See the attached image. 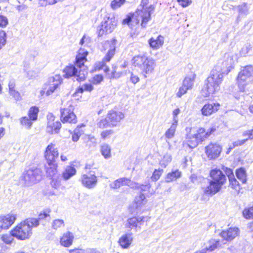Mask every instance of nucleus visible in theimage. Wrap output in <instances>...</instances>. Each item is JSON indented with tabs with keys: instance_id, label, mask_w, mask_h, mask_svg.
<instances>
[{
	"instance_id": "f257e3e1",
	"label": "nucleus",
	"mask_w": 253,
	"mask_h": 253,
	"mask_svg": "<svg viewBox=\"0 0 253 253\" xmlns=\"http://www.w3.org/2000/svg\"><path fill=\"white\" fill-rule=\"evenodd\" d=\"M210 180L207 186L202 188L204 195L212 196L221 191L227 183L226 174L219 168L211 169L209 173Z\"/></svg>"
},
{
	"instance_id": "f03ea898",
	"label": "nucleus",
	"mask_w": 253,
	"mask_h": 253,
	"mask_svg": "<svg viewBox=\"0 0 253 253\" xmlns=\"http://www.w3.org/2000/svg\"><path fill=\"white\" fill-rule=\"evenodd\" d=\"M59 156V149L55 143H49L43 152V157L47 164L44 169L48 176L52 177L57 173L58 166L56 163V159L58 158Z\"/></svg>"
},
{
	"instance_id": "7ed1b4c3",
	"label": "nucleus",
	"mask_w": 253,
	"mask_h": 253,
	"mask_svg": "<svg viewBox=\"0 0 253 253\" xmlns=\"http://www.w3.org/2000/svg\"><path fill=\"white\" fill-rule=\"evenodd\" d=\"M37 221L34 217L26 218L14 226L10 230V234L19 240H27L32 235V228L37 227Z\"/></svg>"
},
{
	"instance_id": "20e7f679",
	"label": "nucleus",
	"mask_w": 253,
	"mask_h": 253,
	"mask_svg": "<svg viewBox=\"0 0 253 253\" xmlns=\"http://www.w3.org/2000/svg\"><path fill=\"white\" fill-rule=\"evenodd\" d=\"M235 61L233 55L230 53H226L224 55V60L222 63V67L220 69H217L214 67L211 71L210 77L207 79H223L226 78L228 74L234 69Z\"/></svg>"
},
{
	"instance_id": "39448f33",
	"label": "nucleus",
	"mask_w": 253,
	"mask_h": 253,
	"mask_svg": "<svg viewBox=\"0 0 253 253\" xmlns=\"http://www.w3.org/2000/svg\"><path fill=\"white\" fill-rule=\"evenodd\" d=\"M95 166L94 161H87L84 168L86 173L82 174L80 179L81 184L84 187L88 189L93 188L97 183V177L94 172L92 171L93 169H97Z\"/></svg>"
},
{
	"instance_id": "423d86ee",
	"label": "nucleus",
	"mask_w": 253,
	"mask_h": 253,
	"mask_svg": "<svg viewBox=\"0 0 253 253\" xmlns=\"http://www.w3.org/2000/svg\"><path fill=\"white\" fill-rule=\"evenodd\" d=\"M132 63L139 69L142 77L146 78L147 77V75L150 74L153 71L155 60L145 55H138L132 58Z\"/></svg>"
},
{
	"instance_id": "0eeeda50",
	"label": "nucleus",
	"mask_w": 253,
	"mask_h": 253,
	"mask_svg": "<svg viewBox=\"0 0 253 253\" xmlns=\"http://www.w3.org/2000/svg\"><path fill=\"white\" fill-rule=\"evenodd\" d=\"M125 117L124 114L118 110L112 109L107 114L106 118L100 120L97 123V127L103 129L108 126H118Z\"/></svg>"
},
{
	"instance_id": "6e6552de",
	"label": "nucleus",
	"mask_w": 253,
	"mask_h": 253,
	"mask_svg": "<svg viewBox=\"0 0 253 253\" xmlns=\"http://www.w3.org/2000/svg\"><path fill=\"white\" fill-rule=\"evenodd\" d=\"M117 20L114 14L107 13L103 17L100 24L97 27L98 37L111 33L116 28Z\"/></svg>"
},
{
	"instance_id": "1a4fd4ad",
	"label": "nucleus",
	"mask_w": 253,
	"mask_h": 253,
	"mask_svg": "<svg viewBox=\"0 0 253 253\" xmlns=\"http://www.w3.org/2000/svg\"><path fill=\"white\" fill-rule=\"evenodd\" d=\"M149 3V0H141L140 4L136 9V15L141 19V26L142 28H146L147 23L151 19V15L155 9V6L151 4L147 6Z\"/></svg>"
},
{
	"instance_id": "9d476101",
	"label": "nucleus",
	"mask_w": 253,
	"mask_h": 253,
	"mask_svg": "<svg viewBox=\"0 0 253 253\" xmlns=\"http://www.w3.org/2000/svg\"><path fill=\"white\" fill-rule=\"evenodd\" d=\"M42 179V171L37 168L29 169L24 171L20 177L25 186H31L39 183Z\"/></svg>"
},
{
	"instance_id": "9b49d317",
	"label": "nucleus",
	"mask_w": 253,
	"mask_h": 253,
	"mask_svg": "<svg viewBox=\"0 0 253 253\" xmlns=\"http://www.w3.org/2000/svg\"><path fill=\"white\" fill-rule=\"evenodd\" d=\"M117 42V40L115 38H113L111 40L106 41L103 43V49L106 50L107 48H109V49L103 58V61L95 64V70L102 69L105 66V62H109L111 60L115 53Z\"/></svg>"
},
{
	"instance_id": "f8f14e48",
	"label": "nucleus",
	"mask_w": 253,
	"mask_h": 253,
	"mask_svg": "<svg viewBox=\"0 0 253 253\" xmlns=\"http://www.w3.org/2000/svg\"><path fill=\"white\" fill-rule=\"evenodd\" d=\"M74 107L70 105L68 107L60 109V120L63 124L75 125L78 122V117L75 114Z\"/></svg>"
},
{
	"instance_id": "ddd939ff",
	"label": "nucleus",
	"mask_w": 253,
	"mask_h": 253,
	"mask_svg": "<svg viewBox=\"0 0 253 253\" xmlns=\"http://www.w3.org/2000/svg\"><path fill=\"white\" fill-rule=\"evenodd\" d=\"M222 169L226 173H229L227 174L228 178V186L231 188L234 192L239 194L243 192V187L239 181L235 177L233 173V170L228 167L223 166Z\"/></svg>"
},
{
	"instance_id": "4468645a",
	"label": "nucleus",
	"mask_w": 253,
	"mask_h": 253,
	"mask_svg": "<svg viewBox=\"0 0 253 253\" xmlns=\"http://www.w3.org/2000/svg\"><path fill=\"white\" fill-rule=\"evenodd\" d=\"M222 149V146L220 144L210 142L205 147V153L209 160H212L219 157Z\"/></svg>"
},
{
	"instance_id": "2eb2a0df",
	"label": "nucleus",
	"mask_w": 253,
	"mask_h": 253,
	"mask_svg": "<svg viewBox=\"0 0 253 253\" xmlns=\"http://www.w3.org/2000/svg\"><path fill=\"white\" fill-rule=\"evenodd\" d=\"M63 77L66 79L76 78V79H85V74L83 73V76L81 74V70H79L73 64H69L66 66L63 70Z\"/></svg>"
},
{
	"instance_id": "dca6fc26",
	"label": "nucleus",
	"mask_w": 253,
	"mask_h": 253,
	"mask_svg": "<svg viewBox=\"0 0 253 253\" xmlns=\"http://www.w3.org/2000/svg\"><path fill=\"white\" fill-rule=\"evenodd\" d=\"M61 122L56 120L55 116L52 115L47 117V132L51 134L59 133L61 128Z\"/></svg>"
},
{
	"instance_id": "f3484780",
	"label": "nucleus",
	"mask_w": 253,
	"mask_h": 253,
	"mask_svg": "<svg viewBox=\"0 0 253 253\" xmlns=\"http://www.w3.org/2000/svg\"><path fill=\"white\" fill-rule=\"evenodd\" d=\"M149 217L146 216H133L129 217L127 220L125 224V227L128 229H136L140 228L141 226L143 225L144 222H146L147 219Z\"/></svg>"
},
{
	"instance_id": "a211bd4d",
	"label": "nucleus",
	"mask_w": 253,
	"mask_h": 253,
	"mask_svg": "<svg viewBox=\"0 0 253 253\" xmlns=\"http://www.w3.org/2000/svg\"><path fill=\"white\" fill-rule=\"evenodd\" d=\"M240 234V230L237 227H229L226 229L222 230L219 234L222 241L227 243L232 241Z\"/></svg>"
},
{
	"instance_id": "6ab92c4d",
	"label": "nucleus",
	"mask_w": 253,
	"mask_h": 253,
	"mask_svg": "<svg viewBox=\"0 0 253 253\" xmlns=\"http://www.w3.org/2000/svg\"><path fill=\"white\" fill-rule=\"evenodd\" d=\"M220 104L217 102H208L206 103L201 109L203 116H210L217 113L220 109Z\"/></svg>"
},
{
	"instance_id": "aec40b11",
	"label": "nucleus",
	"mask_w": 253,
	"mask_h": 253,
	"mask_svg": "<svg viewBox=\"0 0 253 253\" xmlns=\"http://www.w3.org/2000/svg\"><path fill=\"white\" fill-rule=\"evenodd\" d=\"M216 130V128L215 126H211L207 130L204 127H200L197 129L194 134L198 141L202 143L207 139L210 135L213 134Z\"/></svg>"
},
{
	"instance_id": "412c9836",
	"label": "nucleus",
	"mask_w": 253,
	"mask_h": 253,
	"mask_svg": "<svg viewBox=\"0 0 253 253\" xmlns=\"http://www.w3.org/2000/svg\"><path fill=\"white\" fill-rule=\"evenodd\" d=\"M102 80H93L90 83H86L82 86H79L77 88L75 92L73 93V96L76 99L79 100L82 98V94L84 91L90 92L93 89V85H97L100 83Z\"/></svg>"
},
{
	"instance_id": "4be33fe9",
	"label": "nucleus",
	"mask_w": 253,
	"mask_h": 253,
	"mask_svg": "<svg viewBox=\"0 0 253 253\" xmlns=\"http://www.w3.org/2000/svg\"><path fill=\"white\" fill-rule=\"evenodd\" d=\"M220 89L219 84L216 81L212 82H208L203 87L202 92L203 95L205 97H209L212 95L215 92L218 91Z\"/></svg>"
},
{
	"instance_id": "5701e85b",
	"label": "nucleus",
	"mask_w": 253,
	"mask_h": 253,
	"mask_svg": "<svg viewBox=\"0 0 253 253\" xmlns=\"http://www.w3.org/2000/svg\"><path fill=\"white\" fill-rule=\"evenodd\" d=\"M16 219V215L13 213H8L0 216V226L2 229L9 228Z\"/></svg>"
},
{
	"instance_id": "b1692460",
	"label": "nucleus",
	"mask_w": 253,
	"mask_h": 253,
	"mask_svg": "<svg viewBox=\"0 0 253 253\" xmlns=\"http://www.w3.org/2000/svg\"><path fill=\"white\" fill-rule=\"evenodd\" d=\"M88 54V51L84 49L80 48L78 54L76 56L74 65L79 70L82 68H85L84 63L86 60V57Z\"/></svg>"
},
{
	"instance_id": "393cba45",
	"label": "nucleus",
	"mask_w": 253,
	"mask_h": 253,
	"mask_svg": "<svg viewBox=\"0 0 253 253\" xmlns=\"http://www.w3.org/2000/svg\"><path fill=\"white\" fill-rule=\"evenodd\" d=\"M233 10H237L238 13L236 20L237 23L249 13V7L247 2H243L241 4L234 6Z\"/></svg>"
},
{
	"instance_id": "a878e982",
	"label": "nucleus",
	"mask_w": 253,
	"mask_h": 253,
	"mask_svg": "<svg viewBox=\"0 0 253 253\" xmlns=\"http://www.w3.org/2000/svg\"><path fill=\"white\" fill-rule=\"evenodd\" d=\"M132 233H126L123 235L118 240V243L123 249L129 248L133 242Z\"/></svg>"
},
{
	"instance_id": "bb28decb",
	"label": "nucleus",
	"mask_w": 253,
	"mask_h": 253,
	"mask_svg": "<svg viewBox=\"0 0 253 253\" xmlns=\"http://www.w3.org/2000/svg\"><path fill=\"white\" fill-rule=\"evenodd\" d=\"M136 11L134 13H128L126 17L123 20V24L127 25L130 28L132 29L133 23L137 25L141 20L140 17L136 15Z\"/></svg>"
},
{
	"instance_id": "cd10ccee",
	"label": "nucleus",
	"mask_w": 253,
	"mask_h": 253,
	"mask_svg": "<svg viewBox=\"0 0 253 253\" xmlns=\"http://www.w3.org/2000/svg\"><path fill=\"white\" fill-rule=\"evenodd\" d=\"M74 239L73 233L69 231L66 232L60 238V245L65 248L69 247L73 244Z\"/></svg>"
},
{
	"instance_id": "c85d7f7f",
	"label": "nucleus",
	"mask_w": 253,
	"mask_h": 253,
	"mask_svg": "<svg viewBox=\"0 0 253 253\" xmlns=\"http://www.w3.org/2000/svg\"><path fill=\"white\" fill-rule=\"evenodd\" d=\"M148 43L151 48L153 50H157L159 49L164 44V38L161 35L158 36L156 39L154 37H151L148 40Z\"/></svg>"
},
{
	"instance_id": "c756f323",
	"label": "nucleus",
	"mask_w": 253,
	"mask_h": 253,
	"mask_svg": "<svg viewBox=\"0 0 253 253\" xmlns=\"http://www.w3.org/2000/svg\"><path fill=\"white\" fill-rule=\"evenodd\" d=\"M201 143L198 141L194 134H188L186 135L185 140L183 142V145L190 149L197 147Z\"/></svg>"
},
{
	"instance_id": "7c9ffc66",
	"label": "nucleus",
	"mask_w": 253,
	"mask_h": 253,
	"mask_svg": "<svg viewBox=\"0 0 253 253\" xmlns=\"http://www.w3.org/2000/svg\"><path fill=\"white\" fill-rule=\"evenodd\" d=\"M243 77L245 78H253V66L250 65L242 67L236 79H242L241 78Z\"/></svg>"
},
{
	"instance_id": "2f4dec72",
	"label": "nucleus",
	"mask_w": 253,
	"mask_h": 253,
	"mask_svg": "<svg viewBox=\"0 0 253 253\" xmlns=\"http://www.w3.org/2000/svg\"><path fill=\"white\" fill-rule=\"evenodd\" d=\"M85 126L84 124H81L78 125L72 132H70L73 141L76 142L79 140L81 136L84 133V130L82 129V128Z\"/></svg>"
},
{
	"instance_id": "473e14b6",
	"label": "nucleus",
	"mask_w": 253,
	"mask_h": 253,
	"mask_svg": "<svg viewBox=\"0 0 253 253\" xmlns=\"http://www.w3.org/2000/svg\"><path fill=\"white\" fill-rule=\"evenodd\" d=\"M181 175L182 173L179 169L172 170L166 175V181L168 183L173 182L180 178Z\"/></svg>"
},
{
	"instance_id": "72a5a7b5",
	"label": "nucleus",
	"mask_w": 253,
	"mask_h": 253,
	"mask_svg": "<svg viewBox=\"0 0 253 253\" xmlns=\"http://www.w3.org/2000/svg\"><path fill=\"white\" fill-rule=\"evenodd\" d=\"M60 83V82L59 83H56L55 80H52L51 82H50L48 88L46 91L42 90L40 92L41 95L42 96H43L44 95L46 96L50 95L58 88Z\"/></svg>"
},
{
	"instance_id": "f704fd0d",
	"label": "nucleus",
	"mask_w": 253,
	"mask_h": 253,
	"mask_svg": "<svg viewBox=\"0 0 253 253\" xmlns=\"http://www.w3.org/2000/svg\"><path fill=\"white\" fill-rule=\"evenodd\" d=\"M237 178L241 182V184H245L247 181V173L245 168L241 167L235 170Z\"/></svg>"
},
{
	"instance_id": "c9c22d12",
	"label": "nucleus",
	"mask_w": 253,
	"mask_h": 253,
	"mask_svg": "<svg viewBox=\"0 0 253 253\" xmlns=\"http://www.w3.org/2000/svg\"><path fill=\"white\" fill-rule=\"evenodd\" d=\"M136 209L141 208L144 207L147 203V200L145 195L140 193L136 196L133 201Z\"/></svg>"
},
{
	"instance_id": "e433bc0d",
	"label": "nucleus",
	"mask_w": 253,
	"mask_h": 253,
	"mask_svg": "<svg viewBox=\"0 0 253 253\" xmlns=\"http://www.w3.org/2000/svg\"><path fill=\"white\" fill-rule=\"evenodd\" d=\"M77 170L72 166H68L62 173L64 179L68 180L76 174Z\"/></svg>"
},
{
	"instance_id": "4c0bfd02",
	"label": "nucleus",
	"mask_w": 253,
	"mask_h": 253,
	"mask_svg": "<svg viewBox=\"0 0 253 253\" xmlns=\"http://www.w3.org/2000/svg\"><path fill=\"white\" fill-rule=\"evenodd\" d=\"M115 131L112 129H103L100 133V139L103 141H108L113 138Z\"/></svg>"
},
{
	"instance_id": "58836bf2",
	"label": "nucleus",
	"mask_w": 253,
	"mask_h": 253,
	"mask_svg": "<svg viewBox=\"0 0 253 253\" xmlns=\"http://www.w3.org/2000/svg\"><path fill=\"white\" fill-rule=\"evenodd\" d=\"M192 80L184 82L182 86L180 87L179 90L177 93V96L179 97H180L182 95L186 93L188 89H190L192 88Z\"/></svg>"
},
{
	"instance_id": "ea45409f",
	"label": "nucleus",
	"mask_w": 253,
	"mask_h": 253,
	"mask_svg": "<svg viewBox=\"0 0 253 253\" xmlns=\"http://www.w3.org/2000/svg\"><path fill=\"white\" fill-rule=\"evenodd\" d=\"M39 112L40 109L39 107L32 106L29 108L27 115L32 120L36 121L38 120Z\"/></svg>"
},
{
	"instance_id": "a19ab883",
	"label": "nucleus",
	"mask_w": 253,
	"mask_h": 253,
	"mask_svg": "<svg viewBox=\"0 0 253 253\" xmlns=\"http://www.w3.org/2000/svg\"><path fill=\"white\" fill-rule=\"evenodd\" d=\"M130 180L126 178H120L114 181L111 185V187L113 189H118L124 185H127Z\"/></svg>"
},
{
	"instance_id": "79ce46f5",
	"label": "nucleus",
	"mask_w": 253,
	"mask_h": 253,
	"mask_svg": "<svg viewBox=\"0 0 253 253\" xmlns=\"http://www.w3.org/2000/svg\"><path fill=\"white\" fill-rule=\"evenodd\" d=\"M51 212V210L50 208H46L43 209L41 212L38 214V218H34L37 220L38 224L37 227L39 225V221L45 219L47 217H50V214Z\"/></svg>"
},
{
	"instance_id": "37998d69",
	"label": "nucleus",
	"mask_w": 253,
	"mask_h": 253,
	"mask_svg": "<svg viewBox=\"0 0 253 253\" xmlns=\"http://www.w3.org/2000/svg\"><path fill=\"white\" fill-rule=\"evenodd\" d=\"M33 121H34L28 116H23L19 119L20 125L27 129H30L31 128Z\"/></svg>"
},
{
	"instance_id": "c03bdc74",
	"label": "nucleus",
	"mask_w": 253,
	"mask_h": 253,
	"mask_svg": "<svg viewBox=\"0 0 253 253\" xmlns=\"http://www.w3.org/2000/svg\"><path fill=\"white\" fill-rule=\"evenodd\" d=\"M242 215L246 219H253V206L245 207L242 211Z\"/></svg>"
},
{
	"instance_id": "a18cd8bd",
	"label": "nucleus",
	"mask_w": 253,
	"mask_h": 253,
	"mask_svg": "<svg viewBox=\"0 0 253 253\" xmlns=\"http://www.w3.org/2000/svg\"><path fill=\"white\" fill-rule=\"evenodd\" d=\"M100 152L105 159H109L111 157V149L108 144L101 145Z\"/></svg>"
},
{
	"instance_id": "49530a36",
	"label": "nucleus",
	"mask_w": 253,
	"mask_h": 253,
	"mask_svg": "<svg viewBox=\"0 0 253 253\" xmlns=\"http://www.w3.org/2000/svg\"><path fill=\"white\" fill-rule=\"evenodd\" d=\"M9 92L11 95L16 100H19L21 98L20 93L15 89V84L13 82H10L8 84Z\"/></svg>"
},
{
	"instance_id": "de8ad7c7",
	"label": "nucleus",
	"mask_w": 253,
	"mask_h": 253,
	"mask_svg": "<svg viewBox=\"0 0 253 253\" xmlns=\"http://www.w3.org/2000/svg\"><path fill=\"white\" fill-rule=\"evenodd\" d=\"M177 125V120H175V122H173L170 127L166 131L165 135L166 138L170 139L174 136Z\"/></svg>"
},
{
	"instance_id": "09e8293b",
	"label": "nucleus",
	"mask_w": 253,
	"mask_h": 253,
	"mask_svg": "<svg viewBox=\"0 0 253 253\" xmlns=\"http://www.w3.org/2000/svg\"><path fill=\"white\" fill-rule=\"evenodd\" d=\"M163 173V169H155L152 173L151 179L153 181L158 180Z\"/></svg>"
},
{
	"instance_id": "8fccbe9b",
	"label": "nucleus",
	"mask_w": 253,
	"mask_h": 253,
	"mask_svg": "<svg viewBox=\"0 0 253 253\" xmlns=\"http://www.w3.org/2000/svg\"><path fill=\"white\" fill-rule=\"evenodd\" d=\"M13 237L10 234H4L1 235L0 239L5 244H11L14 241Z\"/></svg>"
},
{
	"instance_id": "3c124183",
	"label": "nucleus",
	"mask_w": 253,
	"mask_h": 253,
	"mask_svg": "<svg viewBox=\"0 0 253 253\" xmlns=\"http://www.w3.org/2000/svg\"><path fill=\"white\" fill-rule=\"evenodd\" d=\"M65 226L64 221L62 219H55L53 221L52 223V228L55 230H57Z\"/></svg>"
},
{
	"instance_id": "603ef678",
	"label": "nucleus",
	"mask_w": 253,
	"mask_h": 253,
	"mask_svg": "<svg viewBox=\"0 0 253 253\" xmlns=\"http://www.w3.org/2000/svg\"><path fill=\"white\" fill-rule=\"evenodd\" d=\"M62 0H40L39 3L42 6H45L47 4L53 5Z\"/></svg>"
},
{
	"instance_id": "864d4df0",
	"label": "nucleus",
	"mask_w": 253,
	"mask_h": 253,
	"mask_svg": "<svg viewBox=\"0 0 253 253\" xmlns=\"http://www.w3.org/2000/svg\"><path fill=\"white\" fill-rule=\"evenodd\" d=\"M125 1L126 0H113L111 3V7L115 9L122 5L125 3Z\"/></svg>"
},
{
	"instance_id": "5fc2aeb1",
	"label": "nucleus",
	"mask_w": 253,
	"mask_h": 253,
	"mask_svg": "<svg viewBox=\"0 0 253 253\" xmlns=\"http://www.w3.org/2000/svg\"><path fill=\"white\" fill-rule=\"evenodd\" d=\"M251 45L250 43H247L242 47L240 50V54L241 56H245L249 52L251 49Z\"/></svg>"
},
{
	"instance_id": "6e6d98bb",
	"label": "nucleus",
	"mask_w": 253,
	"mask_h": 253,
	"mask_svg": "<svg viewBox=\"0 0 253 253\" xmlns=\"http://www.w3.org/2000/svg\"><path fill=\"white\" fill-rule=\"evenodd\" d=\"M246 141H247V139H244L243 140H238L236 141H234L232 144V146L230 147L229 148L228 151L227 152V153H228L230 152V151L231 149H232L233 148L236 147H238V146L243 145Z\"/></svg>"
},
{
	"instance_id": "4d7b16f0",
	"label": "nucleus",
	"mask_w": 253,
	"mask_h": 253,
	"mask_svg": "<svg viewBox=\"0 0 253 253\" xmlns=\"http://www.w3.org/2000/svg\"><path fill=\"white\" fill-rule=\"evenodd\" d=\"M8 24V20L7 18L1 14H0V28H5Z\"/></svg>"
},
{
	"instance_id": "13d9d810",
	"label": "nucleus",
	"mask_w": 253,
	"mask_h": 253,
	"mask_svg": "<svg viewBox=\"0 0 253 253\" xmlns=\"http://www.w3.org/2000/svg\"><path fill=\"white\" fill-rule=\"evenodd\" d=\"M242 135L244 137H247V138H246L247 141L253 139V126L252 129L247 130L243 132Z\"/></svg>"
},
{
	"instance_id": "bf43d9fd",
	"label": "nucleus",
	"mask_w": 253,
	"mask_h": 253,
	"mask_svg": "<svg viewBox=\"0 0 253 253\" xmlns=\"http://www.w3.org/2000/svg\"><path fill=\"white\" fill-rule=\"evenodd\" d=\"M180 5L183 7H186L191 4L192 0H176Z\"/></svg>"
},
{
	"instance_id": "052dcab7",
	"label": "nucleus",
	"mask_w": 253,
	"mask_h": 253,
	"mask_svg": "<svg viewBox=\"0 0 253 253\" xmlns=\"http://www.w3.org/2000/svg\"><path fill=\"white\" fill-rule=\"evenodd\" d=\"M7 34L3 30H0V42L6 44Z\"/></svg>"
},
{
	"instance_id": "680f3d73",
	"label": "nucleus",
	"mask_w": 253,
	"mask_h": 253,
	"mask_svg": "<svg viewBox=\"0 0 253 253\" xmlns=\"http://www.w3.org/2000/svg\"><path fill=\"white\" fill-rule=\"evenodd\" d=\"M90 41V38L86 37L85 35H84L80 41V44L83 45L85 42L88 43Z\"/></svg>"
},
{
	"instance_id": "e2e57ef3",
	"label": "nucleus",
	"mask_w": 253,
	"mask_h": 253,
	"mask_svg": "<svg viewBox=\"0 0 253 253\" xmlns=\"http://www.w3.org/2000/svg\"><path fill=\"white\" fill-rule=\"evenodd\" d=\"M180 112V111L179 110V108H176L175 109H174L173 111H172V115H173V121H174V122H175V120H177L176 119V116L178 114H179V113Z\"/></svg>"
},
{
	"instance_id": "0e129e2a",
	"label": "nucleus",
	"mask_w": 253,
	"mask_h": 253,
	"mask_svg": "<svg viewBox=\"0 0 253 253\" xmlns=\"http://www.w3.org/2000/svg\"><path fill=\"white\" fill-rule=\"evenodd\" d=\"M82 251V249L80 248H74L71 249L69 251V253H80V252Z\"/></svg>"
},
{
	"instance_id": "69168bd1",
	"label": "nucleus",
	"mask_w": 253,
	"mask_h": 253,
	"mask_svg": "<svg viewBox=\"0 0 253 253\" xmlns=\"http://www.w3.org/2000/svg\"><path fill=\"white\" fill-rule=\"evenodd\" d=\"M191 76L187 75L186 76L184 79H195L196 77V75L193 74L192 72L191 73Z\"/></svg>"
},
{
	"instance_id": "338daca9",
	"label": "nucleus",
	"mask_w": 253,
	"mask_h": 253,
	"mask_svg": "<svg viewBox=\"0 0 253 253\" xmlns=\"http://www.w3.org/2000/svg\"><path fill=\"white\" fill-rule=\"evenodd\" d=\"M60 159L62 162H66L68 160L67 157L64 154H61L60 155Z\"/></svg>"
},
{
	"instance_id": "774afa93",
	"label": "nucleus",
	"mask_w": 253,
	"mask_h": 253,
	"mask_svg": "<svg viewBox=\"0 0 253 253\" xmlns=\"http://www.w3.org/2000/svg\"><path fill=\"white\" fill-rule=\"evenodd\" d=\"M52 186L55 188H57L59 187V184L56 181H52L51 183Z\"/></svg>"
}]
</instances>
